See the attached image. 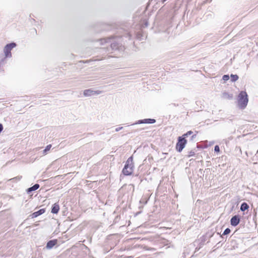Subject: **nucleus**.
I'll return each instance as SVG.
<instances>
[{
	"mask_svg": "<svg viewBox=\"0 0 258 258\" xmlns=\"http://www.w3.org/2000/svg\"><path fill=\"white\" fill-rule=\"evenodd\" d=\"M100 44L105 45L108 52L111 50L122 49V46L118 43V40H115L112 38H108L106 39H102L100 40Z\"/></svg>",
	"mask_w": 258,
	"mask_h": 258,
	"instance_id": "nucleus-1",
	"label": "nucleus"
},
{
	"mask_svg": "<svg viewBox=\"0 0 258 258\" xmlns=\"http://www.w3.org/2000/svg\"><path fill=\"white\" fill-rule=\"evenodd\" d=\"M134 167L133 159L132 157H130L126 161L122 172L125 175H130L133 172Z\"/></svg>",
	"mask_w": 258,
	"mask_h": 258,
	"instance_id": "nucleus-2",
	"label": "nucleus"
},
{
	"mask_svg": "<svg viewBox=\"0 0 258 258\" xmlns=\"http://www.w3.org/2000/svg\"><path fill=\"white\" fill-rule=\"evenodd\" d=\"M238 104L241 108H244L248 102V98L246 93L241 91L238 96Z\"/></svg>",
	"mask_w": 258,
	"mask_h": 258,
	"instance_id": "nucleus-3",
	"label": "nucleus"
},
{
	"mask_svg": "<svg viewBox=\"0 0 258 258\" xmlns=\"http://www.w3.org/2000/svg\"><path fill=\"white\" fill-rule=\"evenodd\" d=\"M16 46V44L14 42L7 44L4 48V52L5 57L10 58L12 57L11 50L13 48Z\"/></svg>",
	"mask_w": 258,
	"mask_h": 258,
	"instance_id": "nucleus-4",
	"label": "nucleus"
},
{
	"mask_svg": "<svg viewBox=\"0 0 258 258\" xmlns=\"http://www.w3.org/2000/svg\"><path fill=\"white\" fill-rule=\"evenodd\" d=\"M186 143L187 141L185 139L182 137H179L178 138V142L176 145V149L177 151L179 152H181L184 148Z\"/></svg>",
	"mask_w": 258,
	"mask_h": 258,
	"instance_id": "nucleus-5",
	"label": "nucleus"
},
{
	"mask_svg": "<svg viewBox=\"0 0 258 258\" xmlns=\"http://www.w3.org/2000/svg\"><path fill=\"white\" fill-rule=\"evenodd\" d=\"M102 91L100 90H95L93 89L85 90L83 94L85 97H90L92 96L98 95L102 93Z\"/></svg>",
	"mask_w": 258,
	"mask_h": 258,
	"instance_id": "nucleus-6",
	"label": "nucleus"
},
{
	"mask_svg": "<svg viewBox=\"0 0 258 258\" xmlns=\"http://www.w3.org/2000/svg\"><path fill=\"white\" fill-rule=\"evenodd\" d=\"M156 121L155 119H151V118H148V119H144L142 120H139L137 122L133 124L132 125L136 124H141V123H154Z\"/></svg>",
	"mask_w": 258,
	"mask_h": 258,
	"instance_id": "nucleus-7",
	"label": "nucleus"
},
{
	"mask_svg": "<svg viewBox=\"0 0 258 258\" xmlns=\"http://www.w3.org/2000/svg\"><path fill=\"white\" fill-rule=\"evenodd\" d=\"M240 221V218L238 215H235L233 216L230 220L231 225L233 226H237Z\"/></svg>",
	"mask_w": 258,
	"mask_h": 258,
	"instance_id": "nucleus-8",
	"label": "nucleus"
},
{
	"mask_svg": "<svg viewBox=\"0 0 258 258\" xmlns=\"http://www.w3.org/2000/svg\"><path fill=\"white\" fill-rule=\"evenodd\" d=\"M57 243V240L56 239H54V240H50L47 243V244H46V247L47 248V249H51V248H52L55 244H56Z\"/></svg>",
	"mask_w": 258,
	"mask_h": 258,
	"instance_id": "nucleus-9",
	"label": "nucleus"
},
{
	"mask_svg": "<svg viewBox=\"0 0 258 258\" xmlns=\"http://www.w3.org/2000/svg\"><path fill=\"white\" fill-rule=\"evenodd\" d=\"M59 210V205L55 203L52 206V209H51V213H54V214H57Z\"/></svg>",
	"mask_w": 258,
	"mask_h": 258,
	"instance_id": "nucleus-10",
	"label": "nucleus"
},
{
	"mask_svg": "<svg viewBox=\"0 0 258 258\" xmlns=\"http://www.w3.org/2000/svg\"><path fill=\"white\" fill-rule=\"evenodd\" d=\"M39 187V185L38 184H35L32 187L28 188L27 190V192L28 194H30L32 191L36 190Z\"/></svg>",
	"mask_w": 258,
	"mask_h": 258,
	"instance_id": "nucleus-11",
	"label": "nucleus"
},
{
	"mask_svg": "<svg viewBox=\"0 0 258 258\" xmlns=\"http://www.w3.org/2000/svg\"><path fill=\"white\" fill-rule=\"evenodd\" d=\"M45 212V210L44 209H42L39 210V211L35 212L32 214L33 217H36Z\"/></svg>",
	"mask_w": 258,
	"mask_h": 258,
	"instance_id": "nucleus-12",
	"label": "nucleus"
},
{
	"mask_svg": "<svg viewBox=\"0 0 258 258\" xmlns=\"http://www.w3.org/2000/svg\"><path fill=\"white\" fill-rule=\"evenodd\" d=\"M51 145L49 144L48 145H47L45 149L44 150H43L42 151V155H45L47 154V153L50 150L51 148Z\"/></svg>",
	"mask_w": 258,
	"mask_h": 258,
	"instance_id": "nucleus-13",
	"label": "nucleus"
},
{
	"mask_svg": "<svg viewBox=\"0 0 258 258\" xmlns=\"http://www.w3.org/2000/svg\"><path fill=\"white\" fill-rule=\"evenodd\" d=\"M249 206L246 203H243L240 206V210L242 211H244L247 210Z\"/></svg>",
	"mask_w": 258,
	"mask_h": 258,
	"instance_id": "nucleus-14",
	"label": "nucleus"
},
{
	"mask_svg": "<svg viewBox=\"0 0 258 258\" xmlns=\"http://www.w3.org/2000/svg\"><path fill=\"white\" fill-rule=\"evenodd\" d=\"M223 98H226V99H232V95L229 94L227 93H223Z\"/></svg>",
	"mask_w": 258,
	"mask_h": 258,
	"instance_id": "nucleus-15",
	"label": "nucleus"
},
{
	"mask_svg": "<svg viewBox=\"0 0 258 258\" xmlns=\"http://www.w3.org/2000/svg\"><path fill=\"white\" fill-rule=\"evenodd\" d=\"M231 81L232 82H235L238 79V76L237 75H231Z\"/></svg>",
	"mask_w": 258,
	"mask_h": 258,
	"instance_id": "nucleus-16",
	"label": "nucleus"
},
{
	"mask_svg": "<svg viewBox=\"0 0 258 258\" xmlns=\"http://www.w3.org/2000/svg\"><path fill=\"white\" fill-rule=\"evenodd\" d=\"M192 134V131H188L186 133L183 135V136L182 137L183 138H184V139H185V138L187 137L188 136L191 135Z\"/></svg>",
	"mask_w": 258,
	"mask_h": 258,
	"instance_id": "nucleus-17",
	"label": "nucleus"
},
{
	"mask_svg": "<svg viewBox=\"0 0 258 258\" xmlns=\"http://www.w3.org/2000/svg\"><path fill=\"white\" fill-rule=\"evenodd\" d=\"M230 229L229 228H226V229L224 230V232H223V235H225L228 234H229V233H230Z\"/></svg>",
	"mask_w": 258,
	"mask_h": 258,
	"instance_id": "nucleus-18",
	"label": "nucleus"
},
{
	"mask_svg": "<svg viewBox=\"0 0 258 258\" xmlns=\"http://www.w3.org/2000/svg\"><path fill=\"white\" fill-rule=\"evenodd\" d=\"M229 79V76L228 75H225L223 76V80L224 81H227Z\"/></svg>",
	"mask_w": 258,
	"mask_h": 258,
	"instance_id": "nucleus-19",
	"label": "nucleus"
},
{
	"mask_svg": "<svg viewBox=\"0 0 258 258\" xmlns=\"http://www.w3.org/2000/svg\"><path fill=\"white\" fill-rule=\"evenodd\" d=\"M195 154V153L194 151H190L189 153H188V157H191V156H194Z\"/></svg>",
	"mask_w": 258,
	"mask_h": 258,
	"instance_id": "nucleus-20",
	"label": "nucleus"
},
{
	"mask_svg": "<svg viewBox=\"0 0 258 258\" xmlns=\"http://www.w3.org/2000/svg\"><path fill=\"white\" fill-rule=\"evenodd\" d=\"M214 151L216 152H219L220 151V148L219 147L218 145H216L214 147Z\"/></svg>",
	"mask_w": 258,
	"mask_h": 258,
	"instance_id": "nucleus-21",
	"label": "nucleus"
},
{
	"mask_svg": "<svg viewBox=\"0 0 258 258\" xmlns=\"http://www.w3.org/2000/svg\"><path fill=\"white\" fill-rule=\"evenodd\" d=\"M123 128V127H117L115 128V131L116 132H118L120 130H121L122 128Z\"/></svg>",
	"mask_w": 258,
	"mask_h": 258,
	"instance_id": "nucleus-22",
	"label": "nucleus"
},
{
	"mask_svg": "<svg viewBox=\"0 0 258 258\" xmlns=\"http://www.w3.org/2000/svg\"><path fill=\"white\" fill-rule=\"evenodd\" d=\"M3 129V125L0 123V133L2 131Z\"/></svg>",
	"mask_w": 258,
	"mask_h": 258,
	"instance_id": "nucleus-23",
	"label": "nucleus"
},
{
	"mask_svg": "<svg viewBox=\"0 0 258 258\" xmlns=\"http://www.w3.org/2000/svg\"><path fill=\"white\" fill-rule=\"evenodd\" d=\"M166 0H163V3H164V2H165Z\"/></svg>",
	"mask_w": 258,
	"mask_h": 258,
	"instance_id": "nucleus-24",
	"label": "nucleus"
},
{
	"mask_svg": "<svg viewBox=\"0 0 258 258\" xmlns=\"http://www.w3.org/2000/svg\"><path fill=\"white\" fill-rule=\"evenodd\" d=\"M196 135H194L192 136V138H194V136H195Z\"/></svg>",
	"mask_w": 258,
	"mask_h": 258,
	"instance_id": "nucleus-25",
	"label": "nucleus"
},
{
	"mask_svg": "<svg viewBox=\"0 0 258 258\" xmlns=\"http://www.w3.org/2000/svg\"><path fill=\"white\" fill-rule=\"evenodd\" d=\"M208 1L211 2L212 0H207Z\"/></svg>",
	"mask_w": 258,
	"mask_h": 258,
	"instance_id": "nucleus-26",
	"label": "nucleus"
}]
</instances>
